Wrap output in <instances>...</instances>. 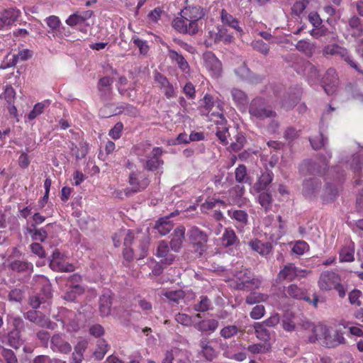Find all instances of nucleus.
<instances>
[{"label": "nucleus", "mask_w": 363, "mask_h": 363, "mask_svg": "<svg viewBox=\"0 0 363 363\" xmlns=\"http://www.w3.org/2000/svg\"><path fill=\"white\" fill-rule=\"evenodd\" d=\"M181 16L172 21L173 28L179 33L194 35L202 25L201 19L205 13L201 6H186L180 13Z\"/></svg>", "instance_id": "f257e3e1"}, {"label": "nucleus", "mask_w": 363, "mask_h": 363, "mask_svg": "<svg viewBox=\"0 0 363 363\" xmlns=\"http://www.w3.org/2000/svg\"><path fill=\"white\" fill-rule=\"evenodd\" d=\"M187 236L194 252L199 257L203 255L208 249L207 233L197 226H191L187 231Z\"/></svg>", "instance_id": "f03ea898"}, {"label": "nucleus", "mask_w": 363, "mask_h": 363, "mask_svg": "<svg viewBox=\"0 0 363 363\" xmlns=\"http://www.w3.org/2000/svg\"><path fill=\"white\" fill-rule=\"evenodd\" d=\"M217 108L218 111L213 112L209 116V121H213L216 125V135L223 145L228 144V138L230 136L228 132V121L223 116V109L221 105L218 103Z\"/></svg>", "instance_id": "7ed1b4c3"}, {"label": "nucleus", "mask_w": 363, "mask_h": 363, "mask_svg": "<svg viewBox=\"0 0 363 363\" xmlns=\"http://www.w3.org/2000/svg\"><path fill=\"white\" fill-rule=\"evenodd\" d=\"M249 113L251 118L260 121L277 116V113L267 105L262 97H256L252 100L249 106Z\"/></svg>", "instance_id": "20e7f679"}, {"label": "nucleus", "mask_w": 363, "mask_h": 363, "mask_svg": "<svg viewBox=\"0 0 363 363\" xmlns=\"http://www.w3.org/2000/svg\"><path fill=\"white\" fill-rule=\"evenodd\" d=\"M284 297L296 300H303L312 304L315 308L318 306V296L316 294H313V298L311 299L309 296H308L306 289L299 287L295 284H291L284 287Z\"/></svg>", "instance_id": "39448f33"}, {"label": "nucleus", "mask_w": 363, "mask_h": 363, "mask_svg": "<svg viewBox=\"0 0 363 363\" xmlns=\"http://www.w3.org/2000/svg\"><path fill=\"white\" fill-rule=\"evenodd\" d=\"M216 343L215 339H210L207 337L201 338L199 342V355L208 362H212L218 357L219 353L216 347Z\"/></svg>", "instance_id": "423d86ee"}, {"label": "nucleus", "mask_w": 363, "mask_h": 363, "mask_svg": "<svg viewBox=\"0 0 363 363\" xmlns=\"http://www.w3.org/2000/svg\"><path fill=\"white\" fill-rule=\"evenodd\" d=\"M202 59L203 67L207 69L211 77L218 79L221 76L223 72L222 63L213 52H205L203 54Z\"/></svg>", "instance_id": "0eeeda50"}, {"label": "nucleus", "mask_w": 363, "mask_h": 363, "mask_svg": "<svg viewBox=\"0 0 363 363\" xmlns=\"http://www.w3.org/2000/svg\"><path fill=\"white\" fill-rule=\"evenodd\" d=\"M164 153L163 148L161 147H153L151 153L146 156L143 164V168L149 172L159 171L162 169L164 164L162 156Z\"/></svg>", "instance_id": "6e6552de"}, {"label": "nucleus", "mask_w": 363, "mask_h": 363, "mask_svg": "<svg viewBox=\"0 0 363 363\" xmlns=\"http://www.w3.org/2000/svg\"><path fill=\"white\" fill-rule=\"evenodd\" d=\"M234 281L236 284L235 288L239 290L250 289L252 286L257 287L259 284V281L253 278L251 271L247 269L236 272Z\"/></svg>", "instance_id": "1a4fd4ad"}, {"label": "nucleus", "mask_w": 363, "mask_h": 363, "mask_svg": "<svg viewBox=\"0 0 363 363\" xmlns=\"http://www.w3.org/2000/svg\"><path fill=\"white\" fill-rule=\"evenodd\" d=\"M339 282H341L340 275L335 272L327 270L320 274L318 284L321 290L330 291L338 286Z\"/></svg>", "instance_id": "9d476101"}, {"label": "nucleus", "mask_w": 363, "mask_h": 363, "mask_svg": "<svg viewBox=\"0 0 363 363\" xmlns=\"http://www.w3.org/2000/svg\"><path fill=\"white\" fill-rule=\"evenodd\" d=\"M154 81L157 84L158 88L162 91L167 99H170L177 96L176 88L166 76L157 71H155Z\"/></svg>", "instance_id": "9b49d317"}, {"label": "nucleus", "mask_w": 363, "mask_h": 363, "mask_svg": "<svg viewBox=\"0 0 363 363\" xmlns=\"http://www.w3.org/2000/svg\"><path fill=\"white\" fill-rule=\"evenodd\" d=\"M339 79L335 69H328L322 79L323 87L328 95H332L337 91Z\"/></svg>", "instance_id": "f8f14e48"}, {"label": "nucleus", "mask_w": 363, "mask_h": 363, "mask_svg": "<svg viewBox=\"0 0 363 363\" xmlns=\"http://www.w3.org/2000/svg\"><path fill=\"white\" fill-rule=\"evenodd\" d=\"M305 272V270L300 269L294 264L289 263L286 264L283 269L279 271L277 275V279L279 281L284 280L291 281L298 277H304V275L301 274Z\"/></svg>", "instance_id": "ddd939ff"}, {"label": "nucleus", "mask_w": 363, "mask_h": 363, "mask_svg": "<svg viewBox=\"0 0 363 363\" xmlns=\"http://www.w3.org/2000/svg\"><path fill=\"white\" fill-rule=\"evenodd\" d=\"M128 184L138 192L144 191L150 184V179L147 177L141 175L138 170L132 171L128 177Z\"/></svg>", "instance_id": "4468645a"}, {"label": "nucleus", "mask_w": 363, "mask_h": 363, "mask_svg": "<svg viewBox=\"0 0 363 363\" xmlns=\"http://www.w3.org/2000/svg\"><path fill=\"white\" fill-rule=\"evenodd\" d=\"M9 269L14 273L30 277L33 272V263L25 259H14L9 264Z\"/></svg>", "instance_id": "2eb2a0df"}, {"label": "nucleus", "mask_w": 363, "mask_h": 363, "mask_svg": "<svg viewBox=\"0 0 363 363\" xmlns=\"http://www.w3.org/2000/svg\"><path fill=\"white\" fill-rule=\"evenodd\" d=\"M185 227L183 225H179L174 230L169 246L174 252H179L182 250L185 239Z\"/></svg>", "instance_id": "dca6fc26"}, {"label": "nucleus", "mask_w": 363, "mask_h": 363, "mask_svg": "<svg viewBox=\"0 0 363 363\" xmlns=\"http://www.w3.org/2000/svg\"><path fill=\"white\" fill-rule=\"evenodd\" d=\"M33 56V52L28 49H23L18 52L17 55H13L11 58H9V55L6 57V61L1 65V67L6 69L8 67H14L19 60L25 61Z\"/></svg>", "instance_id": "f3484780"}, {"label": "nucleus", "mask_w": 363, "mask_h": 363, "mask_svg": "<svg viewBox=\"0 0 363 363\" xmlns=\"http://www.w3.org/2000/svg\"><path fill=\"white\" fill-rule=\"evenodd\" d=\"M60 255V253L59 252H53L52 259L50 263L51 269L58 272H71L74 271V266L72 264L61 260Z\"/></svg>", "instance_id": "a211bd4d"}, {"label": "nucleus", "mask_w": 363, "mask_h": 363, "mask_svg": "<svg viewBox=\"0 0 363 363\" xmlns=\"http://www.w3.org/2000/svg\"><path fill=\"white\" fill-rule=\"evenodd\" d=\"M156 256L157 257L163 258L161 260L162 264L169 265L173 263L175 259V256L169 253V248L167 241L161 240L157 246Z\"/></svg>", "instance_id": "6ab92c4d"}, {"label": "nucleus", "mask_w": 363, "mask_h": 363, "mask_svg": "<svg viewBox=\"0 0 363 363\" xmlns=\"http://www.w3.org/2000/svg\"><path fill=\"white\" fill-rule=\"evenodd\" d=\"M228 216L235 221V226L238 230H242L248 222V215L242 210L230 209L228 211Z\"/></svg>", "instance_id": "aec40b11"}, {"label": "nucleus", "mask_w": 363, "mask_h": 363, "mask_svg": "<svg viewBox=\"0 0 363 363\" xmlns=\"http://www.w3.org/2000/svg\"><path fill=\"white\" fill-rule=\"evenodd\" d=\"M23 233L29 235L33 241L44 242L48 238V233L43 228H37L34 225L27 224L23 227Z\"/></svg>", "instance_id": "412c9836"}, {"label": "nucleus", "mask_w": 363, "mask_h": 363, "mask_svg": "<svg viewBox=\"0 0 363 363\" xmlns=\"http://www.w3.org/2000/svg\"><path fill=\"white\" fill-rule=\"evenodd\" d=\"M248 245L254 252H257L262 257H267L272 252L273 249V246L271 242H263L258 239L251 240L249 242Z\"/></svg>", "instance_id": "4be33fe9"}, {"label": "nucleus", "mask_w": 363, "mask_h": 363, "mask_svg": "<svg viewBox=\"0 0 363 363\" xmlns=\"http://www.w3.org/2000/svg\"><path fill=\"white\" fill-rule=\"evenodd\" d=\"M168 57L173 62H175L179 68L184 73H189L190 71V67L188 62L184 57L182 55L177 52L174 50L170 48L169 46H167Z\"/></svg>", "instance_id": "5701e85b"}, {"label": "nucleus", "mask_w": 363, "mask_h": 363, "mask_svg": "<svg viewBox=\"0 0 363 363\" xmlns=\"http://www.w3.org/2000/svg\"><path fill=\"white\" fill-rule=\"evenodd\" d=\"M25 317L30 322H33L40 327H49L50 323L49 318L46 315L35 310L28 311L26 313Z\"/></svg>", "instance_id": "b1692460"}, {"label": "nucleus", "mask_w": 363, "mask_h": 363, "mask_svg": "<svg viewBox=\"0 0 363 363\" xmlns=\"http://www.w3.org/2000/svg\"><path fill=\"white\" fill-rule=\"evenodd\" d=\"M329 332V328L326 325L323 324L317 325L313 328L312 335L309 336L308 340L311 343L320 340L323 345V341H326Z\"/></svg>", "instance_id": "393cba45"}, {"label": "nucleus", "mask_w": 363, "mask_h": 363, "mask_svg": "<svg viewBox=\"0 0 363 363\" xmlns=\"http://www.w3.org/2000/svg\"><path fill=\"white\" fill-rule=\"evenodd\" d=\"M51 347L54 351H58L62 353L67 354L71 350L70 344L65 341L62 336L56 334L51 338Z\"/></svg>", "instance_id": "a878e982"}, {"label": "nucleus", "mask_w": 363, "mask_h": 363, "mask_svg": "<svg viewBox=\"0 0 363 363\" xmlns=\"http://www.w3.org/2000/svg\"><path fill=\"white\" fill-rule=\"evenodd\" d=\"M111 305V293L108 291L103 294L99 298V311L101 316L105 317L110 314Z\"/></svg>", "instance_id": "bb28decb"}, {"label": "nucleus", "mask_w": 363, "mask_h": 363, "mask_svg": "<svg viewBox=\"0 0 363 363\" xmlns=\"http://www.w3.org/2000/svg\"><path fill=\"white\" fill-rule=\"evenodd\" d=\"M218 325V320L216 319H205L199 321L195 328L201 333H212L216 330Z\"/></svg>", "instance_id": "cd10ccee"}, {"label": "nucleus", "mask_w": 363, "mask_h": 363, "mask_svg": "<svg viewBox=\"0 0 363 363\" xmlns=\"http://www.w3.org/2000/svg\"><path fill=\"white\" fill-rule=\"evenodd\" d=\"M230 93L235 105L240 109H245L248 103L247 94L242 90L238 88L232 89Z\"/></svg>", "instance_id": "c85d7f7f"}, {"label": "nucleus", "mask_w": 363, "mask_h": 363, "mask_svg": "<svg viewBox=\"0 0 363 363\" xmlns=\"http://www.w3.org/2000/svg\"><path fill=\"white\" fill-rule=\"evenodd\" d=\"M239 242L240 240L233 229L227 228L224 230L221 237V244L223 247L237 245Z\"/></svg>", "instance_id": "c756f323"}, {"label": "nucleus", "mask_w": 363, "mask_h": 363, "mask_svg": "<svg viewBox=\"0 0 363 363\" xmlns=\"http://www.w3.org/2000/svg\"><path fill=\"white\" fill-rule=\"evenodd\" d=\"M220 19L223 25L228 26L231 28L235 29L239 33L242 32V28L239 26L238 20L228 13L226 10L222 9L220 11Z\"/></svg>", "instance_id": "7c9ffc66"}, {"label": "nucleus", "mask_w": 363, "mask_h": 363, "mask_svg": "<svg viewBox=\"0 0 363 363\" xmlns=\"http://www.w3.org/2000/svg\"><path fill=\"white\" fill-rule=\"evenodd\" d=\"M93 12L91 11H86L82 13L77 12L68 17L66 20V23L70 26H77L90 18Z\"/></svg>", "instance_id": "2f4dec72"}, {"label": "nucleus", "mask_w": 363, "mask_h": 363, "mask_svg": "<svg viewBox=\"0 0 363 363\" xmlns=\"http://www.w3.org/2000/svg\"><path fill=\"white\" fill-rule=\"evenodd\" d=\"M340 262H351L354 260V245L350 242L349 245H345L339 252Z\"/></svg>", "instance_id": "473e14b6"}, {"label": "nucleus", "mask_w": 363, "mask_h": 363, "mask_svg": "<svg viewBox=\"0 0 363 363\" xmlns=\"http://www.w3.org/2000/svg\"><path fill=\"white\" fill-rule=\"evenodd\" d=\"M174 227V223L169 220V216L160 218L156 223L155 228L161 235L168 234Z\"/></svg>", "instance_id": "72a5a7b5"}, {"label": "nucleus", "mask_w": 363, "mask_h": 363, "mask_svg": "<svg viewBox=\"0 0 363 363\" xmlns=\"http://www.w3.org/2000/svg\"><path fill=\"white\" fill-rule=\"evenodd\" d=\"M273 180V173L269 171L263 172L259 177L257 182L255 184V189L260 192L261 191L265 190L269 184Z\"/></svg>", "instance_id": "f704fd0d"}, {"label": "nucleus", "mask_w": 363, "mask_h": 363, "mask_svg": "<svg viewBox=\"0 0 363 363\" xmlns=\"http://www.w3.org/2000/svg\"><path fill=\"white\" fill-rule=\"evenodd\" d=\"M18 224L16 217L12 215L9 211L0 210V228H6L10 225V228Z\"/></svg>", "instance_id": "c9c22d12"}, {"label": "nucleus", "mask_w": 363, "mask_h": 363, "mask_svg": "<svg viewBox=\"0 0 363 363\" xmlns=\"http://www.w3.org/2000/svg\"><path fill=\"white\" fill-rule=\"evenodd\" d=\"M113 79L110 77H104L99 79L97 88L100 97L104 99L105 95L111 94Z\"/></svg>", "instance_id": "e433bc0d"}, {"label": "nucleus", "mask_w": 363, "mask_h": 363, "mask_svg": "<svg viewBox=\"0 0 363 363\" xmlns=\"http://www.w3.org/2000/svg\"><path fill=\"white\" fill-rule=\"evenodd\" d=\"M336 55L340 56L345 62H346L352 68L355 69L357 72L363 74V70H362L359 67L358 65L353 60L348 50L345 48L339 45Z\"/></svg>", "instance_id": "4c0bfd02"}, {"label": "nucleus", "mask_w": 363, "mask_h": 363, "mask_svg": "<svg viewBox=\"0 0 363 363\" xmlns=\"http://www.w3.org/2000/svg\"><path fill=\"white\" fill-rule=\"evenodd\" d=\"M345 343V339L343 334L337 330H336L333 335L329 333L328 337H326V341H323V345L327 347H334L340 344Z\"/></svg>", "instance_id": "58836bf2"}, {"label": "nucleus", "mask_w": 363, "mask_h": 363, "mask_svg": "<svg viewBox=\"0 0 363 363\" xmlns=\"http://www.w3.org/2000/svg\"><path fill=\"white\" fill-rule=\"evenodd\" d=\"M235 178L239 184H247L251 185L252 179L247 174V167L244 164H239L235 170Z\"/></svg>", "instance_id": "ea45409f"}, {"label": "nucleus", "mask_w": 363, "mask_h": 363, "mask_svg": "<svg viewBox=\"0 0 363 363\" xmlns=\"http://www.w3.org/2000/svg\"><path fill=\"white\" fill-rule=\"evenodd\" d=\"M33 280L35 283H38L43 285L42 291L43 292L44 299H50L52 297V289L51 284L48 279L43 275H35L33 277Z\"/></svg>", "instance_id": "a19ab883"}, {"label": "nucleus", "mask_w": 363, "mask_h": 363, "mask_svg": "<svg viewBox=\"0 0 363 363\" xmlns=\"http://www.w3.org/2000/svg\"><path fill=\"white\" fill-rule=\"evenodd\" d=\"M203 101V104H202V106H201V111L202 112L203 114H206L207 116V117L209 118V116H211V114L213 112H211L212 108H213V106H215V101L213 100V97L210 95V94H206L202 100ZM218 103H219L221 106V103L219 102V101H217L216 102V106L218 105ZM221 108L223 109V108L221 107ZM216 111H218L219 109L216 107Z\"/></svg>", "instance_id": "79ce46f5"}, {"label": "nucleus", "mask_w": 363, "mask_h": 363, "mask_svg": "<svg viewBox=\"0 0 363 363\" xmlns=\"http://www.w3.org/2000/svg\"><path fill=\"white\" fill-rule=\"evenodd\" d=\"M245 192V188L242 184L235 185L229 190V196L233 203L240 205V200Z\"/></svg>", "instance_id": "37998d69"}, {"label": "nucleus", "mask_w": 363, "mask_h": 363, "mask_svg": "<svg viewBox=\"0 0 363 363\" xmlns=\"http://www.w3.org/2000/svg\"><path fill=\"white\" fill-rule=\"evenodd\" d=\"M321 183L315 178L306 179L303 183V191L306 196H311L316 189H319Z\"/></svg>", "instance_id": "c03bdc74"}, {"label": "nucleus", "mask_w": 363, "mask_h": 363, "mask_svg": "<svg viewBox=\"0 0 363 363\" xmlns=\"http://www.w3.org/2000/svg\"><path fill=\"white\" fill-rule=\"evenodd\" d=\"M225 203L224 201L217 199V198H208L203 203L201 206V211L203 212H206L208 210H211L215 208L216 206L225 207Z\"/></svg>", "instance_id": "a18cd8bd"}, {"label": "nucleus", "mask_w": 363, "mask_h": 363, "mask_svg": "<svg viewBox=\"0 0 363 363\" xmlns=\"http://www.w3.org/2000/svg\"><path fill=\"white\" fill-rule=\"evenodd\" d=\"M296 47L298 50L305 53L309 57H311L313 55L315 50V44L305 40L298 41Z\"/></svg>", "instance_id": "49530a36"}, {"label": "nucleus", "mask_w": 363, "mask_h": 363, "mask_svg": "<svg viewBox=\"0 0 363 363\" xmlns=\"http://www.w3.org/2000/svg\"><path fill=\"white\" fill-rule=\"evenodd\" d=\"M67 291L63 298L69 301H74L77 295L82 294L84 292V289L79 284L70 285L67 286Z\"/></svg>", "instance_id": "de8ad7c7"}, {"label": "nucleus", "mask_w": 363, "mask_h": 363, "mask_svg": "<svg viewBox=\"0 0 363 363\" xmlns=\"http://www.w3.org/2000/svg\"><path fill=\"white\" fill-rule=\"evenodd\" d=\"M20 14V11L15 9H9L1 13L6 26H10L17 21Z\"/></svg>", "instance_id": "09e8293b"}, {"label": "nucleus", "mask_w": 363, "mask_h": 363, "mask_svg": "<svg viewBox=\"0 0 363 363\" xmlns=\"http://www.w3.org/2000/svg\"><path fill=\"white\" fill-rule=\"evenodd\" d=\"M8 345L16 350L22 345V340L18 330H13L8 334Z\"/></svg>", "instance_id": "8fccbe9b"}, {"label": "nucleus", "mask_w": 363, "mask_h": 363, "mask_svg": "<svg viewBox=\"0 0 363 363\" xmlns=\"http://www.w3.org/2000/svg\"><path fill=\"white\" fill-rule=\"evenodd\" d=\"M108 345L105 340H99L97 343V348L94 352V357L98 360H101L108 352Z\"/></svg>", "instance_id": "3c124183"}, {"label": "nucleus", "mask_w": 363, "mask_h": 363, "mask_svg": "<svg viewBox=\"0 0 363 363\" xmlns=\"http://www.w3.org/2000/svg\"><path fill=\"white\" fill-rule=\"evenodd\" d=\"M257 199L259 203L262 206L265 211H267L270 208L272 202V197L271 194L267 191L261 192L259 194Z\"/></svg>", "instance_id": "603ef678"}, {"label": "nucleus", "mask_w": 363, "mask_h": 363, "mask_svg": "<svg viewBox=\"0 0 363 363\" xmlns=\"http://www.w3.org/2000/svg\"><path fill=\"white\" fill-rule=\"evenodd\" d=\"M254 329L256 336L259 339L267 340L269 337V333L267 327L264 326L262 323H255L254 324Z\"/></svg>", "instance_id": "864d4df0"}, {"label": "nucleus", "mask_w": 363, "mask_h": 363, "mask_svg": "<svg viewBox=\"0 0 363 363\" xmlns=\"http://www.w3.org/2000/svg\"><path fill=\"white\" fill-rule=\"evenodd\" d=\"M305 71L308 76L309 81L314 82L318 79L319 77V72L318 69L311 62H305Z\"/></svg>", "instance_id": "5fc2aeb1"}, {"label": "nucleus", "mask_w": 363, "mask_h": 363, "mask_svg": "<svg viewBox=\"0 0 363 363\" xmlns=\"http://www.w3.org/2000/svg\"><path fill=\"white\" fill-rule=\"evenodd\" d=\"M23 297L24 291L20 288L11 289L8 294V300L11 302L21 303Z\"/></svg>", "instance_id": "6e6d98bb"}, {"label": "nucleus", "mask_w": 363, "mask_h": 363, "mask_svg": "<svg viewBox=\"0 0 363 363\" xmlns=\"http://www.w3.org/2000/svg\"><path fill=\"white\" fill-rule=\"evenodd\" d=\"M252 46L253 49L263 55L266 56L269 52V46L262 40H255L252 41Z\"/></svg>", "instance_id": "4d7b16f0"}, {"label": "nucleus", "mask_w": 363, "mask_h": 363, "mask_svg": "<svg viewBox=\"0 0 363 363\" xmlns=\"http://www.w3.org/2000/svg\"><path fill=\"white\" fill-rule=\"evenodd\" d=\"M1 354L3 358V363H18V359L11 350L2 347Z\"/></svg>", "instance_id": "13d9d810"}, {"label": "nucleus", "mask_w": 363, "mask_h": 363, "mask_svg": "<svg viewBox=\"0 0 363 363\" xmlns=\"http://www.w3.org/2000/svg\"><path fill=\"white\" fill-rule=\"evenodd\" d=\"M246 143L245 137L240 133L235 136V141L233 142L230 145V149L233 152L240 151Z\"/></svg>", "instance_id": "bf43d9fd"}, {"label": "nucleus", "mask_w": 363, "mask_h": 363, "mask_svg": "<svg viewBox=\"0 0 363 363\" xmlns=\"http://www.w3.org/2000/svg\"><path fill=\"white\" fill-rule=\"evenodd\" d=\"M348 25L352 29L355 30L357 32V33H356L355 32L352 33V36H359L360 33H362V28L361 25V20L359 17L356 16H352L349 19Z\"/></svg>", "instance_id": "052dcab7"}, {"label": "nucleus", "mask_w": 363, "mask_h": 363, "mask_svg": "<svg viewBox=\"0 0 363 363\" xmlns=\"http://www.w3.org/2000/svg\"><path fill=\"white\" fill-rule=\"evenodd\" d=\"M239 329L236 325H228L222 328L220 335L224 339H230L238 334Z\"/></svg>", "instance_id": "680f3d73"}, {"label": "nucleus", "mask_w": 363, "mask_h": 363, "mask_svg": "<svg viewBox=\"0 0 363 363\" xmlns=\"http://www.w3.org/2000/svg\"><path fill=\"white\" fill-rule=\"evenodd\" d=\"M132 40H133L134 45L138 48L140 54L143 55L147 54V52L150 50V47L146 40H141L140 38H139L138 36H135V35L132 38Z\"/></svg>", "instance_id": "e2e57ef3"}, {"label": "nucleus", "mask_w": 363, "mask_h": 363, "mask_svg": "<svg viewBox=\"0 0 363 363\" xmlns=\"http://www.w3.org/2000/svg\"><path fill=\"white\" fill-rule=\"evenodd\" d=\"M267 298V295H264L261 293L252 292L250 293L246 298V303L250 305L255 304L256 303H259L260 301H266Z\"/></svg>", "instance_id": "0e129e2a"}, {"label": "nucleus", "mask_w": 363, "mask_h": 363, "mask_svg": "<svg viewBox=\"0 0 363 363\" xmlns=\"http://www.w3.org/2000/svg\"><path fill=\"white\" fill-rule=\"evenodd\" d=\"M200 298L201 300L199 303L194 306L195 311L204 312L209 310L211 305V300L207 296H201Z\"/></svg>", "instance_id": "69168bd1"}, {"label": "nucleus", "mask_w": 363, "mask_h": 363, "mask_svg": "<svg viewBox=\"0 0 363 363\" xmlns=\"http://www.w3.org/2000/svg\"><path fill=\"white\" fill-rule=\"evenodd\" d=\"M309 249L308 243L303 240L296 241L292 248L294 253L302 255Z\"/></svg>", "instance_id": "338daca9"}, {"label": "nucleus", "mask_w": 363, "mask_h": 363, "mask_svg": "<svg viewBox=\"0 0 363 363\" xmlns=\"http://www.w3.org/2000/svg\"><path fill=\"white\" fill-rule=\"evenodd\" d=\"M45 108V104L43 102L37 103L35 104L33 108L30 111L27 116L29 121L34 120L36 117L40 115Z\"/></svg>", "instance_id": "774afa93"}]
</instances>
